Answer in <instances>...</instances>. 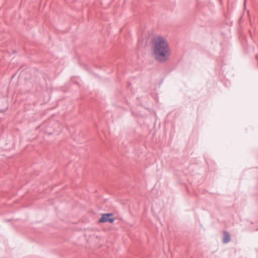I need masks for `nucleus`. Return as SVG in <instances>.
Wrapping results in <instances>:
<instances>
[{
  "mask_svg": "<svg viewBox=\"0 0 258 258\" xmlns=\"http://www.w3.org/2000/svg\"><path fill=\"white\" fill-rule=\"evenodd\" d=\"M113 214L112 213H105L102 215L101 217L99 220V223L109 222L112 223L115 220V219L112 217Z\"/></svg>",
  "mask_w": 258,
  "mask_h": 258,
  "instance_id": "2",
  "label": "nucleus"
},
{
  "mask_svg": "<svg viewBox=\"0 0 258 258\" xmlns=\"http://www.w3.org/2000/svg\"><path fill=\"white\" fill-rule=\"evenodd\" d=\"M152 55L158 62L163 63L170 56V48L167 40L163 37L157 36L152 40Z\"/></svg>",
  "mask_w": 258,
  "mask_h": 258,
  "instance_id": "1",
  "label": "nucleus"
},
{
  "mask_svg": "<svg viewBox=\"0 0 258 258\" xmlns=\"http://www.w3.org/2000/svg\"><path fill=\"white\" fill-rule=\"evenodd\" d=\"M230 240V236L229 234L226 232H224V239H223V243H227L229 242Z\"/></svg>",
  "mask_w": 258,
  "mask_h": 258,
  "instance_id": "3",
  "label": "nucleus"
}]
</instances>
